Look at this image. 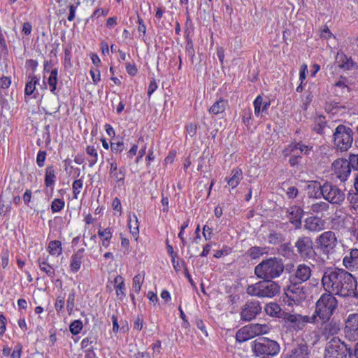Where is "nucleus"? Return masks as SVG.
Listing matches in <instances>:
<instances>
[{
	"mask_svg": "<svg viewBox=\"0 0 358 358\" xmlns=\"http://www.w3.org/2000/svg\"><path fill=\"white\" fill-rule=\"evenodd\" d=\"M321 281L324 289L332 295L358 299L357 279L343 268H327Z\"/></svg>",
	"mask_w": 358,
	"mask_h": 358,
	"instance_id": "1",
	"label": "nucleus"
},
{
	"mask_svg": "<svg viewBox=\"0 0 358 358\" xmlns=\"http://www.w3.org/2000/svg\"><path fill=\"white\" fill-rule=\"evenodd\" d=\"M283 271V262L277 257H270L263 260L255 268V275L263 280H272L278 278Z\"/></svg>",
	"mask_w": 358,
	"mask_h": 358,
	"instance_id": "2",
	"label": "nucleus"
},
{
	"mask_svg": "<svg viewBox=\"0 0 358 358\" xmlns=\"http://www.w3.org/2000/svg\"><path fill=\"white\" fill-rule=\"evenodd\" d=\"M337 306L338 301L334 295L328 292L323 293L316 301L313 315H315V320L318 317L322 322L326 323L330 320Z\"/></svg>",
	"mask_w": 358,
	"mask_h": 358,
	"instance_id": "3",
	"label": "nucleus"
},
{
	"mask_svg": "<svg viewBox=\"0 0 358 358\" xmlns=\"http://www.w3.org/2000/svg\"><path fill=\"white\" fill-rule=\"evenodd\" d=\"M253 355L259 358H273L280 351L279 343L272 339L262 337L251 343Z\"/></svg>",
	"mask_w": 358,
	"mask_h": 358,
	"instance_id": "4",
	"label": "nucleus"
},
{
	"mask_svg": "<svg viewBox=\"0 0 358 358\" xmlns=\"http://www.w3.org/2000/svg\"><path fill=\"white\" fill-rule=\"evenodd\" d=\"M280 285L271 280H264L247 287V293L258 297L272 298L280 292Z\"/></svg>",
	"mask_w": 358,
	"mask_h": 358,
	"instance_id": "5",
	"label": "nucleus"
},
{
	"mask_svg": "<svg viewBox=\"0 0 358 358\" xmlns=\"http://www.w3.org/2000/svg\"><path fill=\"white\" fill-rule=\"evenodd\" d=\"M269 331V327L266 324L251 323L241 327L236 334L238 343L246 342L257 336L266 334Z\"/></svg>",
	"mask_w": 358,
	"mask_h": 358,
	"instance_id": "6",
	"label": "nucleus"
},
{
	"mask_svg": "<svg viewBox=\"0 0 358 358\" xmlns=\"http://www.w3.org/2000/svg\"><path fill=\"white\" fill-rule=\"evenodd\" d=\"M306 298V292L299 284L293 282L284 289L282 301L288 306H299Z\"/></svg>",
	"mask_w": 358,
	"mask_h": 358,
	"instance_id": "7",
	"label": "nucleus"
},
{
	"mask_svg": "<svg viewBox=\"0 0 358 358\" xmlns=\"http://www.w3.org/2000/svg\"><path fill=\"white\" fill-rule=\"evenodd\" d=\"M333 136L335 146L341 152L347 151L351 147L353 141V131L351 128L339 124Z\"/></svg>",
	"mask_w": 358,
	"mask_h": 358,
	"instance_id": "8",
	"label": "nucleus"
},
{
	"mask_svg": "<svg viewBox=\"0 0 358 358\" xmlns=\"http://www.w3.org/2000/svg\"><path fill=\"white\" fill-rule=\"evenodd\" d=\"M351 355L350 348L338 337H333L324 350V358H347L348 354Z\"/></svg>",
	"mask_w": 358,
	"mask_h": 358,
	"instance_id": "9",
	"label": "nucleus"
},
{
	"mask_svg": "<svg viewBox=\"0 0 358 358\" xmlns=\"http://www.w3.org/2000/svg\"><path fill=\"white\" fill-rule=\"evenodd\" d=\"M350 162L344 158H338L336 159L331 164L332 175L335 176L341 182L348 180L351 173Z\"/></svg>",
	"mask_w": 358,
	"mask_h": 358,
	"instance_id": "10",
	"label": "nucleus"
},
{
	"mask_svg": "<svg viewBox=\"0 0 358 358\" xmlns=\"http://www.w3.org/2000/svg\"><path fill=\"white\" fill-rule=\"evenodd\" d=\"M318 248L324 253L331 252L337 244V238L332 231H327L322 233L316 239Z\"/></svg>",
	"mask_w": 358,
	"mask_h": 358,
	"instance_id": "11",
	"label": "nucleus"
},
{
	"mask_svg": "<svg viewBox=\"0 0 358 358\" xmlns=\"http://www.w3.org/2000/svg\"><path fill=\"white\" fill-rule=\"evenodd\" d=\"M344 333L350 341L358 340V313H350L345 321Z\"/></svg>",
	"mask_w": 358,
	"mask_h": 358,
	"instance_id": "12",
	"label": "nucleus"
},
{
	"mask_svg": "<svg viewBox=\"0 0 358 358\" xmlns=\"http://www.w3.org/2000/svg\"><path fill=\"white\" fill-rule=\"evenodd\" d=\"M324 193L322 197L329 203L341 204L345 199L344 193L336 186L329 182L324 183Z\"/></svg>",
	"mask_w": 358,
	"mask_h": 358,
	"instance_id": "13",
	"label": "nucleus"
},
{
	"mask_svg": "<svg viewBox=\"0 0 358 358\" xmlns=\"http://www.w3.org/2000/svg\"><path fill=\"white\" fill-rule=\"evenodd\" d=\"M261 310L262 306L258 301H248L241 310V319L245 322L251 321L261 313Z\"/></svg>",
	"mask_w": 358,
	"mask_h": 358,
	"instance_id": "14",
	"label": "nucleus"
},
{
	"mask_svg": "<svg viewBox=\"0 0 358 358\" xmlns=\"http://www.w3.org/2000/svg\"><path fill=\"white\" fill-rule=\"evenodd\" d=\"M286 322L292 324L294 329L301 330L308 323L315 322V315L309 317L308 315H301L299 314L288 313L285 317Z\"/></svg>",
	"mask_w": 358,
	"mask_h": 358,
	"instance_id": "15",
	"label": "nucleus"
},
{
	"mask_svg": "<svg viewBox=\"0 0 358 358\" xmlns=\"http://www.w3.org/2000/svg\"><path fill=\"white\" fill-rule=\"evenodd\" d=\"M295 247L301 257L310 258L313 255V241L310 237H299L295 243Z\"/></svg>",
	"mask_w": 358,
	"mask_h": 358,
	"instance_id": "16",
	"label": "nucleus"
},
{
	"mask_svg": "<svg viewBox=\"0 0 358 358\" xmlns=\"http://www.w3.org/2000/svg\"><path fill=\"white\" fill-rule=\"evenodd\" d=\"M37 264L41 272L50 279H53L56 276V271L55 266L50 262V256L43 253L37 259Z\"/></svg>",
	"mask_w": 358,
	"mask_h": 358,
	"instance_id": "17",
	"label": "nucleus"
},
{
	"mask_svg": "<svg viewBox=\"0 0 358 358\" xmlns=\"http://www.w3.org/2000/svg\"><path fill=\"white\" fill-rule=\"evenodd\" d=\"M56 182L57 176L55 166L52 164H50L45 169L44 186L45 192L50 191L52 194L54 191Z\"/></svg>",
	"mask_w": 358,
	"mask_h": 358,
	"instance_id": "18",
	"label": "nucleus"
},
{
	"mask_svg": "<svg viewBox=\"0 0 358 358\" xmlns=\"http://www.w3.org/2000/svg\"><path fill=\"white\" fill-rule=\"evenodd\" d=\"M283 358H310L308 347L306 343H299L284 353Z\"/></svg>",
	"mask_w": 358,
	"mask_h": 358,
	"instance_id": "19",
	"label": "nucleus"
},
{
	"mask_svg": "<svg viewBox=\"0 0 358 358\" xmlns=\"http://www.w3.org/2000/svg\"><path fill=\"white\" fill-rule=\"evenodd\" d=\"M343 264L348 271H358V249L352 248L343 259Z\"/></svg>",
	"mask_w": 358,
	"mask_h": 358,
	"instance_id": "20",
	"label": "nucleus"
},
{
	"mask_svg": "<svg viewBox=\"0 0 358 358\" xmlns=\"http://www.w3.org/2000/svg\"><path fill=\"white\" fill-rule=\"evenodd\" d=\"M311 268L309 266L305 264H299L292 277L293 282L297 284H301L307 281L311 276Z\"/></svg>",
	"mask_w": 358,
	"mask_h": 358,
	"instance_id": "21",
	"label": "nucleus"
},
{
	"mask_svg": "<svg viewBox=\"0 0 358 358\" xmlns=\"http://www.w3.org/2000/svg\"><path fill=\"white\" fill-rule=\"evenodd\" d=\"M296 150H299L301 153L307 155L313 150V146L305 145L301 141H294L291 143L282 150V154L285 157H287L292 155Z\"/></svg>",
	"mask_w": 358,
	"mask_h": 358,
	"instance_id": "22",
	"label": "nucleus"
},
{
	"mask_svg": "<svg viewBox=\"0 0 358 358\" xmlns=\"http://www.w3.org/2000/svg\"><path fill=\"white\" fill-rule=\"evenodd\" d=\"M287 213L289 222L294 226L295 229H300L301 218L303 215V209L299 206H293L287 210Z\"/></svg>",
	"mask_w": 358,
	"mask_h": 358,
	"instance_id": "23",
	"label": "nucleus"
},
{
	"mask_svg": "<svg viewBox=\"0 0 358 358\" xmlns=\"http://www.w3.org/2000/svg\"><path fill=\"white\" fill-rule=\"evenodd\" d=\"M304 227L306 229L318 232L324 229L325 222L321 217L317 216H310L305 220Z\"/></svg>",
	"mask_w": 358,
	"mask_h": 358,
	"instance_id": "24",
	"label": "nucleus"
},
{
	"mask_svg": "<svg viewBox=\"0 0 358 358\" xmlns=\"http://www.w3.org/2000/svg\"><path fill=\"white\" fill-rule=\"evenodd\" d=\"M100 238V245L104 248H108L112 243L113 229L108 227L106 228L99 227L97 232Z\"/></svg>",
	"mask_w": 358,
	"mask_h": 358,
	"instance_id": "25",
	"label": "nucleus"
},
{
	"mask_svg": "<svg viewBox=\"0 0 358 358\" xmlns=\"http://www.w3.org/2000/svg\"><path fill=\"white\" fill-rule=\"evenodd\" d=\"M85 249L80 248L73 253L71 257L69 270L73 273H76L81 268L84 257Z\"/></svg>",
	"mask_w": 358,
	"mask_h": 358,
	"instance_id": "26",
	"label": "nucleus"
},
{
	"mask_svg": "<svg viewBox=\"0 0 358 358\" xmlns=\"http://www.w3.org/2000/svg\"><path fill=\"white\" fill-rule=\"evenodd\" d=\"M336 62L339 69L343 71L352 70L355 66L351 57H348L343 52H338L336 57Z\"/></svg>",
	"mask_w": 358,
	"mask_h": 358,
	"instance_id": "27",
	"label": "nucleus"
},
{
	"mask_svg": "<svg viewBox=\"0 0 358 358\" xmlns=\"http://www.w3.org/2000/svg\"><path fill=\"white\" fill-rule=\"evenodd\" d=\"M127 227L129 232L136 241H138L139 235V222L135 213L129 214L127 220Z\"/></svg>",
	"mask_w": 358,
	"mask_h": 358,
	"instance_id": "28",
	"label": "nucleus"
},
{
	"mask_svg": "<svg viewBox=\"0 0 358 358\" xmlns=\"http://www.w3.org/2000/svg\"><path fill=\"white\" fill-rule=\"evenodd\" d=\"M114 288L117 299L122 301L126 296V287L124 280L122 275H117L114 278Z\"/></svg>",
	"mask_w": 358,
	"mask_h": 358,
	"instance_id": "29",
	"label": "nucleus"
},
{
	"mask_svg": "<svg viewBox=\"0 0 358 358\" xmlns=\"http://www.w3.org/2000/svg\"><path fill=\"white\" fill-rule=\"evenodd\" d=\"M308 194L310 197L321 198L324 193V185H321L317 181H310L307 186Z\"/></svg>",
	"mask_w": 358,
	"mask_h": 358,
	"instance_id": "30",
	"label": "nucleus"
},
{
	"mask_svg": "<svg viewBox=\"0 0 358 358\" xmlns=\"http://www.w3.org/2000/svg\"><path fill=\"white\" fill-rule=\"evenodd\" d=\"M271 101L263 102V97L259 94L253 101L254 113L255 116L258 117L261 113H266L270 107Z\"/></svg>",
	"mask_w": 358,
	"mask_h": 358,
	"instance_id": "31",
	"label": "nucleus"
},
{
	"mask_svg": "<svg viewBox=\"0 0 358 358\" xmlns=\"http://www.w3.org/2000/svg\"><path fill=\"white\" fill-rule=\"evenodd\" d=\"M231 177L226 178L225 180L229 186L234 189L240 184L243 179V171L241 168L236 167L231 171Z\"/></svg>",
	"mask_w": 358,
	"mask_h": 358,
	"instance_id": "32",
	"label": "nucleus"
},
{
	"mask_svg": "<svg viewBox=\"0 0 358 358\" xmlns=\"http://www.w3.org/2000/svg\"><path fill=\"white\" fill-rule=\"evenodd\" d=\"M110 150L115 155H120L126 150V143L122 136L113 138L110 142Z\"/></svg>",
	"mask_w": 358,
	"mask_h": 358,
	"instance_id": "33",
	"label": "nucleus"
},
{
	"mask_svg": "<svg viewBox=\"0 0 358 358\" xmlns=\"http://www.w3.org/2000/svg\"><path fill=\"white\" fill-rule=\"evenodd\" d=\"M327 123L325 116L322 115H316L313 119V130L319 134H322L327 127Z\"/></svg>",
	"mask_w": 358,
	"mask_h": 358,
	"instance_id": "34",
	"label": "nucleus"
},
{
	"mask_svg": "<svg viewBox=\"0 0 358 358\" xmlns=\"http://www.w3.org/2000/svg\"><path fill=\"white\" fill-rule=\"evenodd\" d=\"M87 155V160L90 168H92L98 162L99 155L97 148L94 145H88L85 148Z\"/></svg>",
	"mask_w": 358,
	"mask_h": 358,
	"instance_id": "35",
	"label": "nucleus"
},
{
	"mask_svg": "<svg viewBox=\"0 0 358 358\" xmlns=\"http://www.w3.org/2000/svg\"><path fill=\"white\" fill-rule=\"evenodd\" d=\"M340 329V324L336 322L331 321L324 324L322 329V334L327 338H329L330 336H334L337 334Z\"/></svg>",
	"mask_w": 358,
	"mask_h": 358,
	"instance_id": "36",
	"label": "nucleus"
},
{
	"mask_svg": "<svg viewBox=\"0 0 358 358\" xmlns=\"http://www.w3.org/2000/svg\"><path fill=\"white\" fill-rule=\"evenodd\" d=\"M58 83V69L57 68L53 69L50 71V74L48 78V85L49 90L55 95H57L58 92L57 90V86Z\"/></svg>",
	"mask_w": 358,
	"mask_h": 358,
	"instance_id": "37",
	"label": "nucleus"
},
{
	"mask_svg": "<svg viewBox=\"0 0 358 358\" xmlns=\"http://www.w3.org/2000/svg\"><path fill=\"white\" fill-rule=\"evenodd\" d=\"M227 105V100L221 98L210 106L208 109V112L210 114L216 115L223 113L225 111Z\"/></svg>",
	"mask_w": 358,
	"mask_h": 358,
	"instance_id": "38",
	"label": "nucleus"
},
{
	"mask_svg": "<svg viewBox=\"0 0 358 358\" xmlns=\"http://www.w3.org/2000/svg\"><path fill=\"white\" fill-rule=\"evenodd\" d=\"M47 251L49 253V256L59 257L61 255L62 253L61 241L57 240L50 241L47 247Z\"/></svg>",
	"mask_w": 358,
	"mask_h": 358,
	"instance_id": "39",
	"label": "nucleus"
},
{
	"mask_svg": "<svg viewBox=\"0 0 358 358\" xmlns=\"http://www.w3.org/2000/svg\"><path fill=\"white\" fill-rule=\"evenodd\" d=\"M38 82L39 78L36 76H29L28 78V81L25 85L24 94L27 96L31 95L34 92L36 86L37 84H38Z\"/></svg>",
	"mask_w": 358,
	"mask_h": 358,
	"instance_id": "40",
	"label": "nucleus"
},
{
	"mask_svg": "<svg viewBox=\"0 0 358 358\" xmlns=\"http://www.w3.org/2000/svg\"><path fill=\"white\" fill-rule=\"evenodd\" d=\"M329 208V204L324 201H319L313 203L310 206V210L313 214L322 215L324 212L327 211Z\"/></svg>",
	"mask_w": 358,
	"mask_h": 358,
	"instance_id": "41",
	"label": "nucleus"
},
{
	"mask_svg": "<svg viewBox=\"0 0 358 358\" xmlns=\"http://www.w3.org/2000/svg\"><path fill=\"white\" fill-rule=\"evenodd\" d=\"M110 177L113 179L115 182L119 186L124 185L126 172L125 168L121 167L118 171L113 172L112 174H109Z\"/></svg>",
	"mask_w": 358,
	"mask_h": 358,
	"instance_id": "42",
	"label": "nucleus"
},
{
	"mask_svg": "<svg viewBox=\"0 0 358 358\" xmlns=\"http://www.w3.org/2000/svg\"><path fill=\"white\" fill-rule=\"evenodd\" d=\"M266 313L271 317H279L281 312V308L277 303H268L265 306Z\"/></svg>",
	"mask_w": 358,
	"mask_h": 358,
	"instance_id": "43",
	"label": "nucleus"
},
{
	"mask_svg": "<svg viewBox=\"0 0 358 358\" xmlns=\"http://www.w3.org/2000/svg\"><path fill=\"white\" fill-rule=\"evenodd\" d=\"M144 273H138L132 279V288L137 294H138L141 289V287L144 281Z\"/></svg>",
	"mask_w": 358,
	"mask_h": 358,
	"instance_id": "44",
	"label": "nucleus"
},
{
	"mask_svg": "<svg viewBox=\"0 0 358 358\" xmlns=\"http://www.w3.org/2000/svg\"><path fill=\"white\" fill-rule=\"evenodd\" d=\"M55 308L57 315H61L64 313L65 309V296L59 294L57 296L55 303Z\"/></svg>",
	"mask_w": 358,
	"mask_h": 358,
	"instance_id": "45",
	"label": "nucleus"
},
{
	"mask_svg": "<svg viewBox=\"0 0 358 358\" xmlns=\"http://www.w3.org/2000/svg\"><path fill=\"white\" fill-rule=\"evenodd\" d=\"M171 263L176 272H179L182 268H187V264L184 259L179 257L178 255L171 258Z\"/></svg>",
	"mask_w": 358,
	"mask_h": 358,
	"instance_id": "46",
	"label": "nucleus"
},
{
	"mask_svg": "<svg viewBox=\"0 0 358 358\" xmlns=\"http://www.w3.org/2000/svg\"><path fill=\"white\" fill-rule=\"evenodd\" d=\"M83 187V178L75 180L72 183L73 199H78L81 189Z\"/></svg>",
	"mask_w": 358,
	"mask_h": 358,
	"instance_id": "47",
	"label": "nucleus"
},
{
	"mask_svg": "<svg viewBox=\"0 0 358 358\" xmlns=\"http://www.w3.org/2000/svg\"><path fill=\"white\" fill-rule=\"evenodd\" d=\"M65 206V201L63 199H54L51 203L50 209L52 213L60 212Z\"/></svg>",
	"mask_w": 358,
	"mask_h": 358,
	"instance_id": "48",
	"label": "nucleus"
},
{
	"mask_svg": "<svg viewBox=\"0 0 358 358\" xmlns=\"http://www.w3.org/2000/svg\"><path fill=\"white\" fill-rule=\"evenodd\" d=\"M76 291L74 289H72L71 292L69 293L67 301H66V309L69 315H71L75 308L76 306Z\"/></svg>",
	"mask_w": 358,
	"mask_h": 358,
	"instance_id": "49",
	"label": "nucleus"
},
{
	"mask_svg": "<svg viewBox=\"0 0 358 358\" xmlns=\"http://www.w3.org/2000/svg\"><path fill=\"white\" fill-rule=\"evenodd\" d=\"M83 328V324L80 320H75L69 325V331L73 335H78Z\"/></svg>",
	"mask_w": 358,
	"mask_h": 358,
	"instance_id": "50",
	"label": "nucleus"
},
{
	"mask_svg": "<svg viewBox=\"0 0 358 358\" xmlns=\"http://www.w3.org/2000/svg\"><path fill=\"white\" fill-rule=\"evenodd\" d=\"M355 192H349L348 195V200L350 202V206L355 210L358 209V189H355Z\"/></svg>",
	"mask_w": 358,
	"mask_h": 358,
	"instance_id": "51",
	"label": "nucleus"
},
{
	"mask_svg": "<svg viewBox=\"0 0 358 358\" xmlns=\"http://www.w3.org/2000/svg\"><path fill=\"white\" fill-rule=\"evenodd\" d=\"M90 74L92 80V83L94 85H97L101 81V72L99 68H92L90 70Z\"/></svg>",
	"mask_w": 358,
	"mask_h": 358,
	"instance_id": "52",
	"label": "nucleus"
},
{
	"mask_svg": "<svg viewBox=\"0 0 358 358\" xmlns=\"http://www.w3.org/2000/svg\"><path fill=\"white\" fill-rule=\"evenodd\" d=\"M282 241V236L280 233L272 232L268 236V241L270 244L276 245L281 243Z\"/></svg>",
	"mask_w": 358,
	"mask_h": 358,
	"instance_id": "53",
	"label": "nucleus"
},
{
	"mask_svg": "<svg viewBox=\"0 0 358 358\" xmlns=\"http://www.w3.org/2000/svg\"><path fill=\"white\" fill-rule=\"evenodd\" d=\"M47 157V152L40 150L36 155V164L38 167L42 168L45 166Z\"/></svg>",
	"mask_w": 358,
	"mask_h": 358,
	"instance_id": "54",
	"label": "nucleus"
},
{
	"mask_svg": "<svg viewBox=\"0 0 358 358\" xmlns=\"http://www.w3.org/2000/svg\"><path fill=\"white\" fill-rule=\"evenodd\" d=\"M10 252L8 249L2 250L1 252V264L3 268H6L9 264Z\"/></svg>",
	"mask_w": 358,
	"mask_h": 358,
	"instance_id": "55",
	"label": "nucleus"
},
{
	"mask_svg": "<svg viewBox=\"0 0 358 358\" xmlns=\"http://www.w3.org/2000/svg\"><path fill=\"white\" fill-rule=\"evenodd\" d=\"M197 129V125L192 122L187 124L185 127L186 133L192 138L195 137Z\"/></svg>",
	"mask_w": 358,
	"mask_h": 358,
	"instance_id": "56",
	"label": "nucleus"
},
{
	"mask_svg": "<svg viewBox=\"0 0 358 358\" xmlns=\"http://www.w3.org/2000/svg\"><path fill=\"white\" fill-rule=\"evenodd\" d=\"M60 110V104L57 102H55L54 107H48L46 106L43 108V110L45 115H53L59 112Z\"/></svg>",
	"mask_w": 358,
	"mask_h": 358,
	"instance_id": "57",
	"label": "nucleus"
},
{
	"mask_svg": "<svg viewBox=\"0 0 358 358\" xmlns=\"http://www.w3.org/2000/svg\"><path fill=\"white\" fill-rule=\"evenodd\" d=\"M33 197V193L31 189H26L25 192L22 194V200L25 206L31 207V202Z\"/></svg>",
	"mask_w": 358,
	"mask_h": 358,
	"instance_id": "58",
	"label": "nucleus"
},
{
	"mask_svg": "<svg viewBox=\"0 0 358 358\" xmlns=\"http://www.w3.org/2000/svg\"><path fill=\"white\" fill-rule=\"evenodd\" d=\"M231 252V248L227 245H224L221 250H216L214 257L215 258H220L224 255H228Z\"/></svg>",
	"mask_w": 358,
	"mask_h": 358,
	"instance_id": "59",
	"label": "nucleus"
},
{
	"mask_svg": "<svg viewBox=\"0 0 358 358\" xmlns=\"http://www.w3.org/2000/svg\"><path fill=\"white\" fill-rule=\"evenodd\" d=\"M22 345L20 343H17L10 354L11 358H21L22 352Z\"/></svg>",
	"mask_w": 358,
	"mask_h": 358,
	"instance_id": "60",
	"label": "nucleus"
},
{
	"mask_svg": "<svg viewBox=\"0 0 358 358\" xmlns=\"http://www.w3.org/2000/svg\"><path fill=\"white\" fill-rule=\"evenodd\" d=\"M11 84V78L9 76H3L0 78V90H7Z\"/></svg>",
	"mask_w": 358,
	"mask_h": 358,
	"instance_id": "61",
	"label": "nucleus"
},
{
	"mask_svg": "<svg viewBox=\"0 0 358 358\" xmlns=\"http://www.w3.org/2000/svg\"><path fill=\"white\" fill-rule=\"evenodd\" d=\"M213 229L208 225H204L203 227L202 234L206 241H210L213 235Z\"/></svg>",
	"mask_w": 358,
	"mask_h": 358,
	"instance_id": "62",
	"label": "nucleus"
},
{
	"mask_svg": "<svg viewBox=\"0 0 358 358\" xmlns=\"http://www.w3.org/2000/svg\"><path fill=\"white\" fill-rule=\"evenodd\" d=\"M264 248L258 246L252 247L250 250V256L253 258H257L264 253Z\"/></svg>",
	"mask_w": 358,
	"mask_h": 358,
	"instance_id": "63",
	"label": "nucleus"
},
{
	"mask_svg": "<svg viewBox=\"0 0 358 358\" xmlns=\"http://www.w3.org/2000/svg\"><path fill=\"white\" fill-rule=\"evenodd\" d=\"M348 162H350V166L355 171H358V154L350 155Z\"/></svg>",
	"mask_w": 358,
	"mask_h": 358,
	"instance_id": "64",
	"label": "nucleus"
}]
</instances>
